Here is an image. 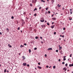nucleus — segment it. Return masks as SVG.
I'll return each instance as SVG.
<instances>
[{"label": "nucleus", "mask_w": 73, "mask_h": 73, "mask_svg": "<svg viewBox=\"0 0 73 73\" xmlns=\"http://www.w3.org/2000/svg\"><path fill=\"white\" fill-rule=\"evenodd\" d=\"M23 65L24 66H26L27 65V63H24L23 64Z\"/></svg>", "instance_id": "nucleus-1"}, {"label": "nucleus", "mask_w": 73, "mask_h": 73, "mask_svg": "<svg viewBox=\"0 0 73 73\" xmlns=\"http://www.w3.org/2000/svg\"><path fill=\"white\" fill-rule=\"evenodd\" d=\"M48 50H52V48H50L48 49Z\"/></svg>", "instance_id": "nucleus-2"}, {"label": "nucleus", "mask_w": 73, "mask_h": 73, "mask_svg": "<svg viewBox=\"0 0 73 73\" xmlns=\"http://www.w3.org/2000/svg\"><path fill=\"white\" fill-rule=\"evenodd\" d=\"M63 70H64L65 71H66L67 70V69L65 67H64L63 68Z\"/></svg>", "instance_id": "nucleus-3"}, {"label": "nucleus", "mask_w": 73, "mask_h": 73, "mask_svg": "<svg viewBox=\"0 0 73 73\" xmlns=\"http://www.w3.org/2000/svg\"><path fill=\"white\" fill-rule=\"evenodd\" d=\"M69 66H70V67L71 66H73V64H70Z\"/></svg>", "instance_id": "nucleus-4"}, {"label": "nucleus", "mask_w": 73, "mask_h": 73, "mask_svg": "<svg viewBox=\"0 0 73 73\" xmlns=\"http://www.w3.org/2000/svg\"><path fill=\"white\" fill-rule=\"evenodd\" d=\"M22 57V58H23V60H25V56H23Z\"/></svg>", "instance_id": "nucleus-5"}, {"label": "nucleus", "mask_w": 73, "mask_h": 73, "mask_svg": "<svg viewBox=\"0 0 73 73\" xmlns=\"http://www.w3.org/2000/svg\"><path fill=\"white\" fill-rule=\"evenodd\" d=\"M38 69H41V67L40 66H38Z\"/></svg>", "instance_id": "nucleus-6"}, {"label": "nucleus", "mask_w": 73, "mask_h": 73, "mask_svg": "<svg viewBox=\"0 0 73 73\" xmlns=\"http://www.w3.org/2000/svg\"><path fill=\"white\" fill-rule=\"evenodd\" d=\"M51 2L52 3V4H53V3L54 2V0H52Z\"/></svg>", "instance_id": "nucleus-7"}, {"label": "nucleus", "mask_w": 73, "mask_h": 73, "mask_svg": "<svg viewBox=\"0 0 73 73\" xmlns=\"http://www.w3.org/2000/svg\"><path fill=\"white\" fill-rule=\"evenodd\" d=\"M52 20H56V18H54V17L53 18H52Z\"/></svg>", "instance_id": "nucleus-8"}, {"label": "nucleus", "mask_w": 73, "mask_h": 73, "mask_svg": "<svg viewBox=\"0 0 73 73\" xmlns=\"http://www.w3.org/2000/svg\"><path fill=\"white\" fill-rule=\"evenodd\" d=\"M54 25H53V26H51V27L52 28V29H53V28H54Z\"/></svg>", "instance_id": "nucleus-9"}, {"label": "nucleus", "mask_w": 73, "mask_h": 73, "mask_svg": "<svg viewBox=\"0 0 73 73\" xmlns=\"http://www.w3.org/2000/svg\"><path fill=\"white\" fill-rule=\"evenodd\" d=\"M40 21L41 22H42V23L44 22V20H40Z\"/></svg>", "instance_id": "nucleus-10"}, {"label": "nucleus", "mask_w": 73, "mask_h": 73, "mask_svg": "<svg viewBox=\"0 0 73 73\" xmlns=\"http://www.w3.org/2000/svg\"><path fill=\"white\" fill-rule=\"evenodd\" d=\"M35 39H37L38 38V37L37 36H36L35 37Z\"/></svg>", "instance_id": "nucleus-11"}, {"label": "nucleus", "mask_w": 73, "mask_h": 73, "mask_svg": "<svg viewBox=\"0 0 73 73\" xmlns=\"http://www.w3.org/2000/svg\"><path fill=\"white\" fill-rule=\"evenodd\" d=\"M62 49V47H60L59 48V50H61Z\"/></svg>", "instance_id": "nucleus-12"}, {"label": "nucleus", "mask_w": 73, "mask_h": 73, "mask_svg": "<svg viewBox=\"0 0 73 73\" xmlns=\"http://www.w3.org/2000/svg\"><path fill=\"white\" fill-rule=\"evenodd\" d=\"M48 14V12L46 11L45 12V14L47 15Z\"/></svg>", "instance_id": "nucleus-13"}, {"label": "nucleus", "mask_w": 73, "mask_h": 73, "mask_svg": "<svg viewBox=\"0 0 73 73\" xmlns=\"http://www.w3.org/2000/svg\"><path fill=\"white\" fill-rule=\"evenodd\" d=\"M53 69H55V68H56V66H53Z\"/></svg>", "instance_id": "nucleus-14"}, {"label": "nucleus", "mask_w": 73, "mask_h": 73, "mask_svg": "<svg viewBox=\"0 0 73 73\" xmlns=\"http://www.w3.org/2000/svg\"><path fill=\"white\" fill-rule=\"evenodd\" d=\"M41 1L42 2H43V3H45V1H43V0H42Z\"/></svg>", "instance_id": "nucleus-15"}, {"label": "nucleus", "mask_w": 73, "mask_h": 73, "mask_svg": "<svg viewBox=\"0 0 73 73\" xmlns=\"http://www.w3.org/2000/svg\"><path fill=\"white\" fill-rule=\"evenodd\" d=\"M6 69H5L4 70V73H5L6 72Z\"/></svg>", "instance_id": "nucleus-16"}, {"label": "nucleus", "mask_w": 73, "mask_h": 73, "mask_svg": "<svg viewBox=\"0 0 73 73\" xmlns=\"http://www.w3.org/2000/svg\"><path fill=\"white\" fill-rule=\"evenodd\" d=\"M30 5L31 7H32V3L30 4Z\"/></svg>", "instance_id": "nucleus-17"}, {"label": "nucleus", "mask_w": 73, "mask_h": 73, "mask_svg": "<svg viewBox=\"0 0 73 73\" xmlns=\"http://www.w3.org/2000/svg\"><path fill=\"white\" fill-rule=\"evenodd\" d=\"M29 53H31V50L30 49L29 50Z\"/></svg>", "instance_id": "nucleus-18"}, {"label": "nucleus", "mask_w": 73, "mask_h": 73, "mask_svg": "<svg viewBox=\"0 0 73 73\" xmlns=\"http://www.w3.org/2000/svg\"><path fill=\"white\" fill-rule=\"evenodd\" d=\"M65 66H68V64L66 63V64H65Z\"/></svg>", "instance_id": "nucleus-19"}, {"label": "nucleus", "mask_w": 73, "mask_h": 73, "mask_svg": "<svg viewBox=\"0 0 73 73\" xmlns=\"http://www.w3.org/2000/svg\"><path fill=\"white\" fill-rule=\"evenodd\" d=\"M48 7L46 8V11H48Z\"/></svg>", "instance_id": "nucleus-20"}, {"label": "nucleus", "mask_w": 73, "mask_h": 73, "mask_svg": "<svg viewBox=\"0 0 73 73\" xmlns=\"http://www.w3.org/2000/svg\"><path fill=\"white\" fill-rule=\"evenodd\" d=\"M48 13L49 14L50 13V11H48Z\"/></svg>", "instance_id": "nucleus-21"}, {"label": "nucleus", "mask_w": 73, "mask_h": 73, "mask_svg": "<svg viewBox=\"0 0 73 73\" xmlns=\"http://www.w3.org/2000/svg\"><path fill=\"white\" fill-rule=\"evenodd\" d=\"M11 19H14V17H13V16H12L11 17Z\"/></svg>", "instance_id": "nucleus-22"}, {"label": "nucleus", "mask_w": 73, "mask_h": 73, "mask_svg": "<svg viewBox=\"0 0 73 73\" xmlns=\"http://www.w3.org/2000/svg\"><path fill=\"white\" fill-rule=\"evenodd\" d=\"M70 12H72V9H70Z\"/></svg>", "instance_id": "nucleus-23"}, {"label": "nucleus", "mask_w": 73, "mask_h": 73, "mask_svg": "<svg viewBox=\"0 0 73 73\" xmlns=\"http://www.w3.org/2000/svg\"><path fill=\"white\" fill-rule=\"evenodd\" d=\"M63 60L64 61H65V60H66V58H64Z\"/></svg>", "instance_id": "nucleus-24"}, {"label": "nucleus", "mask_w": 73, "mask_h": 73, "mask_svg": "<svg viewBox=\"0 0 73 73\" xmlns=\"http://www.w3.org/2000/svg\"><path fill=\"white\" fill-rule=\"evenodd\" d=\"M62 64H63V65H64V64H65V62H63L62 63Z\"/></svg>", "instance_id": "nucleus-25"}, {"label": "nucleus", "mask_w": 73, "mask_h": 73, "mask_svg": "<svg viewBox=\"0 0 73 73\" xmlns=\"http://www.w3.org/2000/svg\"><path fill=\"white\" fill-rule=\"evenodd\" d=\"M43 27H46V26H45V25H43Z\"/></svg>", "instance_id": "nucleus-26"}, {"label": "nucleus", "mask_w": 73, "mask_h": 73, "mask_svg": "<svg viewBox=\"0 0 73 73\" xmlns=\"http://www.w3.org/2000/svg\"><path fill=\"white\" fill-rule=\"evenodd\" d=\"M58 52V50H56V52Z\"/></svg>", "instance_id": "nucleus-27"}, {"label": "nucleus", "mask_w": 73, "mask_h": 73, "mask_svg": "<svg viewBox=\"0 0 73 73\" xmlns=\"http://www.w3.org/2000/svg\"><path fill=\"white\" fill-rule=\"evenodd\" d=\"M40 39H42V36H40Z\"/></svg>", "instance_id": "nucleus-28"}, {"label": "nucleus", "mask_w": 73, "mask_h": 73, "mask_svg": "<svg viewBox=\"0 0 73 73\" xmlns=\"http://www.w3.org/2000/svg\"><path fill=\"white\" fill-rule=\"evenodd\" d=\"M24 45H25V46H26V45H27V44H26V43H25V44H24Z\"/></svg>", "instance_id": "nucleus-29"}, {"label": "nucleus", "mask_w": 73, "mask_h": 73, "mask_svg": "<svg viewBox=\"0 0 73 73\" xmlns=\"http://www.w3.org/2000/svg\"><path fill=\"white\" fill-rule=\"evenodd\" d=\"M27 66H28V67H29V65L28 64H27Z\"/></svg>", "instance_id": "nucleus-30"}, {"label": "nucleus", "mask_w": 73, "mask_h": 73, "mask_svg": "<svg viewBox=\"0 0 73 73\" xmlns=\"http://www.w3.org/2000/svg\"><path fill=\"white\" fill-rule=\"evenodd\" d=\"M47 25H49V23H47Z\"/></svg>", "instance_id": "nucleus-31"}, {"label": "nucleus", "mask_w": 73, "mask_h": 73, "mask_svg": "<svg viewBox=\"0 0 73 73\" xmlns=\"http://www.w3.org/2000/svg\"><path fill=\"white\" fill-rule=\"evenodd\" d=\"M34 50H36L37 49L36 48H35L34 49Z\"/></svg>", "instance_id": "nucleus-32"}, {"label": "nucleus", "mask_w": 73, "mask_h": 73, "mask_svg": "<svg viewBox=\"0 0 73 73\" xmlns=\"http://www.w3.org/2000/svg\"><path fill=\"white\" fill-rule=\"evenodd\" d=\"M54 35H56V32H55L54 33Z\"/></svg>", "instance_id": "nucleus-33"}, {"label": "nucleus", "mask_w": 73, "mask_h": 73, "mask_svg": "<svg viewBox=\"0 0 73 73\" xmlns=\"http://www.w3.org/2000/svg\"><path fill=\"white\" fill-rule=\"evenodd\" d=\"M34 10H35V11H37V8H35L34 9Z\"/></svg>", "instance_id": "nucleus-34"}, {"label": "nucleus", "mask_w": 73, "mask_h": 73, "mask_svg": "<svg viewBox=\"0 0 73 73\" xmlns=\"http://www.w3.org/2000/svg\"><path fill=\"white\" fill-rule=\"evenodd\" d=\"M37 15V14L36 13L35 14H34V16H36V15Z\"/></svg>", "instance_id": "nucleus-35"}, {"label": "nucleus", "mask_w": 73, "mask_h": 73, "mask_svg": "<svg viewBox=\"0 0 73 73\" xmlns=\"http://www.w3.org/2000/svg\"><path fill=\"white\" fill-rule=\"evenodd\" d=\"M20 29V27H19L17 29V30H19Z\"/></svg>", "instance_id": "nucleus-36"}, {"label": "nucleus", "mask_w": 73, "mask_h": 73, "mask_svg": "<svg viewBox=\"0 0 73 73\" xmlns=\"http://www.w3.org/2000/svg\"><path fill=\"white\" fill-rule=\"evenodd\" d=\"M60 60H60V59H59L58 61H59V62H60V61H61Z\"/></svg>", "instance_id": "nucleus-37"}, {"label": "nucleus", "mask_w": 73, "mask_h": 73, "mask_svg": "<svg viewBox=\"0 0 73 73\" xmlns=\"http://www.w3.org/2000/svg\"><path fill=\"white\" fill-rule=\"evenodd\" d=\"M33 1H34V0H32V3H33Z\"/></svg>", "instance_id": "nucleus-38"}, {"label": "nucleus", "mask_w": 73, "mask_h": 73, "mask_svg": "<svg viewBox=\"0 0 73 73\" xmlns=\"http://www.w3.org/2000/svg\"><path fill=\"white\" fill-rule=\"evenodd\" d=\"M46 68H49V66H46Z\"/></svg>", "instance_id": "nucleus-39"}, {"label": "nucleus", "mask_w": 73, "mask_h": 73, "mask_svg": "<svg viewBox=\"0 0 73 73\" xmlns=\"http://www.w3.org/2000/svg\"><path fill=\"white\" fill-rule=\"evenodd\" d=\"M38 65H40V63H39V62L38 63Z\"/></svg>", "instance_id": "nucleus-40"}, {"label": "nucleus", "mask_w": 73, "mask_h": 73, "mask_svg": "<svg viewBox=\"0 0 73 73\" xmlns=\"http://www.w3.org/2000/svg\"><path fill=\"white\" fill-rule=\"evenodd\" d=\"M23 24H25V22L24 21V20H23Z\"/></svg>", "instance_id": "nucleus-41"}, {"label": "nucleus", "mask_w": 73, "mask_h": 73, "mask_svg": "<svg viewBox=\"0 0 73 73\" xmlns=\"http://www.w3.org/2000/svg\"><path fill=\"white\" fill-rule=\"evenodd\" d=\"M46 56H47V55H46V54H45V57H46Z\"/></svg>", "instance_id": "nucleus-42"}, {"label": "nucleus", "mask_w": 73, "mask_h": 73, "mask_svg": "<svg viewBox=\"0 0 73 73\" xmlns=\"http://www.w3.org/2000/svg\"><path fill=\"white\" fill-rule=\"evenodd\" d=\"M9 47L10 48H11V47H12V46H11V45H10V46H9Z\"/></svg>", "instance_id": "nucleus-43"}, {"label": "nucleus", "mask_w": 73, "mask_h": 73, "mask_svg": "<svg viewBox=\"0 0 73 73\" xmlns=\"http://www.w3.org/2000/svg\"><path fill=\"white\" fill-rule=\"evenodd\" d=\"M72 54H70V57H72V56H72Z\"/></svg>", "instance_id": "nucleus-44"}, {"label": "nucleus", "mask_w": 73, "mask_h": 73, "mask_svg": "<svg viewBox=\"0 0 73 73\" xmlns=\"http://www.w3.org/2000/svg\"><path fill=\"white\" fill-rule=\"evenodd\" d=\"M6 29L7 30H8V31H9V29L7 28Z\"/></svg>", "instance_id": "nucleus-45"}, {"label": "nucleus", "mask_w": 73, "mask_h": 73, "mask_svg": "<svg viewBox=\"0 0 73 73\" xmlns=\"http://www.w3.org/2000/svg\"><path fill=\"white\" fill-rule=\"evenodd\" d=\"M62 37L64 38V35H62Z\"/></svg>", "instance_id": "nucleus-46"}, {"label": "nucleus", "mask_w": 73, "mask_h": 73, "mask_svg": "<svg viewBox=\"0 0 73 73\" xmlns=\"http://www.w3.org/2000/svg\"><path fill=\"white\" fill-rule=\"evenodd\" d=\"M0 35H2V33L1 32H0Z\"/></svg>", "instance_id": "nucleus-47"}, {"label": "nucleus", "mask_w": 73, "mask_h": 73, "mask_svg": "<svg viewBox=\"0 0 73 73\" xmlns=\"http://www.w3.org/2000/svg\"><path fill=\"white\" fill-rule=\"evenodd\" d=\"M70 13L71 14H72V11H71V12H70Z\"/></svg>", "instance_id": "nucleus-48"}, {"label": "nucleus", "mask_w": 73, "mask_h": 73, "mask_svg": "<svg viewBox=\"0 0 73 73\" xmlns=\"http://www.w3.org/2000/svg\"><path fill=\"white\" fill-rule=\"evenodd\" d=\"M63 30H65V28H63Z\"/></svg>", "instance_id": "nucleus-49"}, {"label": "nucleus", "mask_w": 73, "mask_h": 73, "mask_svg": "<svg viewBox=\"0 0 73 73\" xmlns=\"http://www.w3.org/2000/svg\"><path fill=\"white\" fill-rule=\"evenodd\" d=\"M60 7H61V5H60L59 6V8H60Z\"/></svg>", "instance_id": "nucleus-50"}, {"label": "nucleus", "mask_w": 73, "mask_h": 73, "mask_svg": "<svg viewBox=\"0 0 73 73\" xmlns=\"http://www.w3.org/2000/svg\"><path fill=\"white\" fill-rule=\"evenodd\" d=\"M64 32H62V34L63 35V34H64Z\"/></svg>", "instance_id": "nucleus-51"}, {"label": "nucleus", "mask_w": 73, "mask_h": 73, "mask_svg": "<svg viewBox=\"0 0 73 73\" xmlns=\"http://www.w3.org/2000/svg\"><path fill=\"white\" fill-rule=\"evenodd\" d=\"M7 73H9V71L8 70L7 71Z\"/></svg>", "instance_id": "nucleus-52"}, {"label": "nucleus", "mask_w": 73, "mask_h": 73, "mask_svg": "<svg viewBox=\"0 0 73 73\" xmlns=\"http://www.w3.org/2000/svg\"><path fill=\"white\" fill-rule=\"evenodd\" d=\"M58 7H59V4H58Z\"/></svg>", "instance_id": "nucleus-53"}, {"label": "nucleus", "mask_w": 73, "mask_h": 73, "mask_svg": "<svg viewBox=\"0 0 73 73\" xmlns=\"http://www.w3.org/2000/svg\"><path fill=\"white\" fill-rule=\"evenodd\" d=\"M70 20H72V19L71 18L70 19H69Z\"/></svg>", "instance_id": "nucleus-54"}, {"label": "nucleus", "mask_w": 73, "mask_h": 73, "mask_svg": "<svg viewBox=\"0 0 73 73\" xmlns=\"http://www.w3.org/2000/svg\"><path fill=\"white\" fill-rule=\"evenodd\" d=\"M41 9V7H40L39 8V9Z\"/></svg>", "instance_id": "nucleus-55"}, {"label": "nucleus", "mask_w": 73, "mask_h": 73, "mask_svg": "<svg viewBox=\"0 0 73 73\" xmlns=\"http://www.w3.org/2000/svg\"><path fill=\"white\" fill-rule=\"evenodd\" d=\"M70 59V58H69L68 59V61H69V60Z\"/></svg>", "instance_id": "nucleus-56"}, {"label": "nucleus", "mask_w": 73, "mask_h": 73, "mask_svg": "<svg viewBox=\"0 0 73 73\" xmlns=\"http://www.w3.org/2000/svg\"><path fill=\"white\" fill-rule=\"evenodd\" d=\"M62 9H63V10H64V9H65V8H62Z\"/></svg>", "instance_id": "nucleus-57"}, {"label": "nucleus", "mask_w": 73, "mask_h": 73, "mask_svg": "<svg viewBox=\"0 0 73 73\" xmlns=\"http://www.w3.org/2000/svg\"><path fill=\"white\" fill-rule=\"evenodd\" d=\"M65 57H66V56H64V58H65Z\"/></svg>", "instance_id": "nucleus-58"}, {"label": "nucleus", "mask_w": 73, "mask_h": 73, "mask_svg": "<svg viewBox=\"0 0 73 73\" xmlns=\"http://www.w3.org/2000/svg\"><path fill=\"white\" fill-rule=\"evenodd\" d=\"M41 27L42 28H43V25H41Z\"/></svg>", "instance_id": "nucleus-59"}, {"label": "nucleus", "mask_w": 73, "mask_h": 73, "mask_svg": "<svg viewBox=\"0 0 73 73\" xmlns=\"http://www.w3.org/2000/svg\"><path fill=\"white\" fill-rule=\"evenodd\" d=\"M19 55H20V54H21L20 53H19Z\"/></svg>", "instance_id": "nucleus-60"}, {"label": "nucleus", "mask_w": 73, "mask_h": 73, "mask_svg": "<svg viewBox=\"0 0 73 73\" xmlns=\"http://www.w3.org/2000/svg\"><path fill=\"white\" fill-rule=\"evenodd\" d=\"M41 43H43V42H42V41H41Z\"/></svg>", "instance_id": "nucleus-61"}, {"label": "nucleus", "mask_w": 73, "mask_h": 73, "mask_svg": "<svg viewBox=\"0 0 73 73\" xmlns=\"http://www.w3.org/2000/svg\"><path fill=\"white\" fill-rule=\"evenodd\" d=\"M54 23V22L52 23V24H53Z\"/></svg>", "instance_id": "nucleus-62"}, {"label": "nucleus", "mask_w": 73, "mask_h": 73, "mask_svg": "<svg viewBox=\"0 0 73 73\" xmlns=\"http://www.w3.org/2000/svg\"><path fill=\"white\" fill-rule=\"evenodd\" d=\"M23 14H24V15H25V13H23Z\"/></svg>", "instance_id": "nucleus-63"}, {"label": "nucleus", "mask_w": 73, "mask_h": 73, "mask_svg": "<svg viewBox=\"0 0 73 73\" xmlns=\"http://www.w3.org/2000/svg\"><path fill=\"white\" fill-rule=\"evenodd\" d=\"M52 17H53V15H52Z\"/></svg>", "instance_id": "nucleus-64"}]
</instances>
